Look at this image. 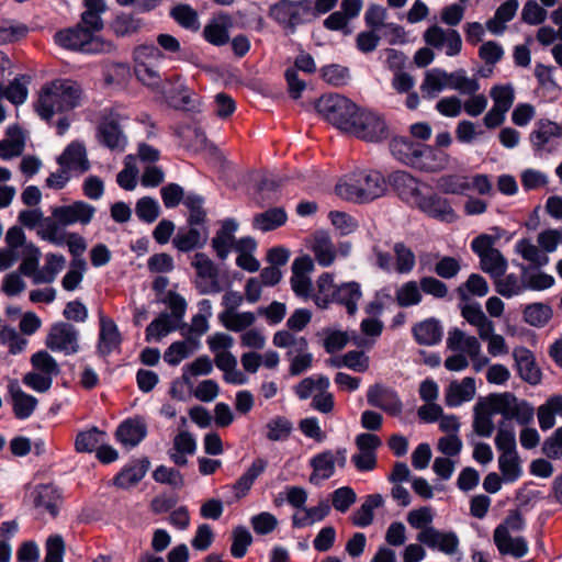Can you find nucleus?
I'll return each mask as SVG.
<instances>
[{
	"mask_svg": "<svg viewBox=\"0 0 562 562\" xmlns=\"http://www.w3.org/2000/svg\"><path fill=\"white\" fill-rule=\"evenodd\" d=\"M490 406L493 412L503 416L502 422L512 423L515 419L520 425H528L533 420V407L509 392L491 394Z\"/></svg>",
	"mask_w": 562,
	"mask_h": 562,
	"instance_id": "0eeeda50",
	"label": "nucleus"
},
{
	"mask_svg": "<svg viewBox=\"0 0 562 562\" xmlns=\"http://www.w3.org/2000/svg\"><path fill=\"white\" fill-rule=\"evenodd\" d=\"M395 301L400 307L418 305L423 301L420 284L414 280L403 283L395 292Z\"/></svg>",
	"mask_w": 562,
	"mask_h": 562,
	"instance_id": "de8ad7c7",
	"label": "nucleus"
},
{
	"mask_svg": "<svg viewBox=\"0 0 562 562\" xmlns=\"http://www.w3.org/2000/svg\"><path fill=\"white\" fill-rule=\"evenodd\" d=\"M30 77L20 75L5 86V99L14 105L23 104L29 95Z\"/></svg>",
	"mask_w": 562,
	"mask_h": 562,
	"instance_id": "052dcab7",
	"label": "nucleus"
},
{
	"mask_svg": "<svg viewBox=\"0 0 562 562\" xmlns=\"http://www.w3.org/2000/svg\"><path fill=\"white\" fill-rule=\"evenodd\" d=\"M283 183L282 178L266 177L258 183L259 198L257 204L263 207L266 204L276 202L278 200L277 193Z\"/></svg>",
	"mask_w": 562,
	"mask_h": 562,
	"instance_id": "680f3d73",
	"label": "nucleus"
},
{
	"mask_svg": "<svg viewBox=\"0 0 562 562\" xmlns=\"http://www.w3.org/2000/svg\"><path fill=\"white\" fill-rule=\"evenodd\" d=\"M316 110L327 122L347 133L361 111L356 103L340 94L322 95Z\"/></svg>",
	"mask_w": 562,
	"mask_h": 562,
	"instance_id": "39448f33",
	"label": "nucleus"
},
{
	"mask_svg": "<svg viewBox=\"0 0 562 562\" xmlns=\"http://www.w3.org/2000/svg\"><path fill=\"white\" fill-rule=\"evenodd\" d=\"M218 318L226 329L235 333L245 330L256 322V316L252 312H232L231 314H228V312H222Z\"/></svg>",
	"mask_w": 562,
	"mask_h": 562,
	"instance_id": "09e8293b",
	"label": "nucleus"
},
{
	"mask_svg": "<svg viewBox=\"0 0 562 562\" xmlns=\"http://www.w3.org/2000/svg\"><path fill=\"white\" fill-rule=\"evenodd\" d=\"M233 542L231 546V554L235 559H241L246 555L248 547L252 543V536L250 531L244 527L238 526L233 530Z\"/></svg>",
	"mask_w": 562,
	"mask_h": 562,
	"instance_id": "69168bd1",
	"label": "nucleus"
},
{
	"mask_svg": "<svg viewBox=\"0 0 562 562\" xmlns=\"http://www.w3.org/2000/svg\"><path fill=\"white\" fill-rule=\"evenodd\" d=\"M153 479L161 484H167L175 490H180L184 486V479L181 472L173 468L159 465L153 473Z\"/></svg>",
	"mask_w": 562,
	"mask_h": 562,
	"instance_id": "774afa93",
	"label": "nucleus"
},
{
	"mask_svg": "<svg viewBox=\"0 0 562 562\" xmlns=\"http://www.w3.org/2000/svg\"><path fill=\"white\" fill-rule=\"evenodd\" d=\"M498 467L505 482L513 483L521 475V468L517 453L501 454Z\"/></svg>",
	"mask_w": 562,
	"mask_h": 562,
	"instance_id": "338daca9",
	"label": "nucleus"
},
{
	"mask_svg": "<svg viewBox=\"0 0 562 562\" xmlns=\"http://www.w3.org/2000/svg\"><path fill=\"white\" fill-rule=\"evenodd\" d=\"M367 402L370 406L380 408L392 416H398L403 411V403L397 392L380 383L368 389Z\"/></svg>",
	"mask_w": 562,
	"mask_h": 562,
	"instance_id": "f8f14e48",
	"label": "nucleus"
},
{
	"mask_svg": "<svg viewBox=\"0 0 562 562\" xmlns=\"http://www.w3.org/2000/svg\"><path fill=\"white\" fill-rule=\"evenodd\" d=\"M170 16L183 29L198 31L200 29L198 12L187 3H179L170 10Z\"/></svg>",
	"mask_w": 562,
	"mask_h": 562,
	"instance_id": "8fccbe9b",
	"label": "nucleus"
},
{
	"mask_svg": "<svg viewBox=\"0 0 562 562\" xmlns=\"http://www.w3.org/2000/svg\"><path fill=\"white\" fill-rule=\"evenodd\" d=\"M146 435L147 426L139 417L124 420L115 432L117 441L128 448L136 447L145 439Z\"/></svg>",
	"mask_w": 562,
	"mask_h": 562,
	"instance_id": "4be33fe9",
	"label": "nucleus"
},
{
	"mask_svg": "<svg viewBox=\"0 0 562 562\" xmlns=\"http://www.w3.org/2000/svg\"><path fill=\"white\" fill-rule=\"evenodd\" d=\"M335 191L347 201L364 203L382 196L386 191V181L378 171L359 170L339 181Z\"/></svg>",
	"mask_w": 562,
	"mask_h": 562,
	"instance_id": "7ed1b4c3",
	"label": "nucleus"
},
{
	"mask_svg": "<svg viewBox=\"0 0 562 562\" xmlns=\"http://www.w3.org/2000/svg\"><path fill=\"white\" fill-rule=\"evenodd\" d=\"M183 204L189 210L187 223L189 226H204L206 223L207 214L204 209V198L196 193H188L184 198Z\"/></svg>",
	"mask_w": 562,
	"mask_h": 562,
	"instance_id": "37998d69",
	"label": "nucleus"
},
{
	"mask_svg": "<svg viewBox=\"0 0 562 562\" xmlns=\"http://www.w3.org/2000/svg\"><path fill=\"white\" fill-rule=\"evenodd\" d=\"M473 429L481 437H491L494 431L492 415L496 414L490 406V396L486 401H479L474 406Z\"/></svg>",
	"mask_w": 562,
	"mask_h": 562,
	"instance_id": "f704fd0d",
	"label": "nucleus"
},
{
	"mask_svg": "<svg viewBox=\"0 0 562 562\" xmlns=\"http://www.w3.org/2000/svg\"><path fill=\"white\" fill-rule=\"evenodd\" d=\"M238 223L234 218H226L222 222L221 228L212 239V248L221 260H225L235 244V233Z\"/></svg>",
	"mask_w": 562,
	"mask_h": 562,
	"instance_id": "5701e85b",
	"label": "nucleus"
},
{
	"mask_svg": "<svg viewBox=\"0 0 562 562\" xmlns=\"http://www.w3.org/2000/svg\"><path fill=\"white\" fill-rule=\"evenodd\" d=\"M449 156L441 149L419 144L411 167L424 172H438L447 167Z\"/></svg>",
	"mask_w": 562,
	"mask_h": 562,
	"instance_id": "2eb2a0df",
	"label": "nucleus"
},
{
	"mask_svg": "<svg viewBox=\"0 0 562 562\" xmlns=\"http://www.w3.org/2000/svg\"><path fill=\"white\" fill-rule=\"evenodd\" d=\"M288 215L283 207H272L254 216L252 226L261 232L274 231L286 223Z\"/></svg>",
	"mask_w": 562,
	"mask_h": 562,
	"instance_id": "c9c22d12",
	"label": "nucleus"
},
{
	"mask_svg": "<svg viewBox=\"0 0 562 562\" xmlns=\"http://www.w3.org/2000/svg\"><path fill=\"white\" fill-rule=\"evenodd\" d=\"M417 541L431 550H438L447 555L458 552L460 540L454 531H440L428 527L417 535Z\"/></svg>",
	"mask_w": 562,
	"mask_h": 562,
	"instance_id": "9b49d317",
	"label": "nucleus"
},
{
	"mask_svg": "<svg viewBox=\"0 0 562 562\" xmlns=\"http://www.w3.org/2000/svg\"><path fill=\"white\" fill-rule=\"evenodd\" d=\"M104 436L105 432L100 430L98 427H92L88 430L80 431L75 439V449L80 453L93 452L98 449Z\"/></svg>",
	"mask_w": 562,
	"mask_h": 562,
	"instance_id": "3c124183",
	"label": "nucleus"
},
{
	"mask_svg": "<svg viewBox=\"0 0 562 562\" xmlns=\"http://www.w3.org/2000/svg\"><path fill=\"white\" fill-rule=\"evenodd\" d=\"M207 238L206 227H203V229H199L196 226L180 227L172 239V245L181 252H190L203 248Z\"/></svg>",
	"mask_w": 562,
	"mask_h": 562,
	"instance_id": "6ab92c4d",
	"label": "nucleus"
},
{
	"mask_svg": "<svg viewBox=\"0 0 562 562\" xmlns=\"http://www.w3.org/2000/svg\"><path fill=\"white\" fill-rule=\"evenodd\" d=\"M82 90L78 82L70 79H56L46 83L35 104L36 112L45 121L55 113H64L79 106Z\"/></svg>",
	"mask_w": 562,
	"mask_h": 562,
	"instance_id": "f03ea898",
	"label": "nucleus"
},
{
	"mask_svg": "<svg viewBox=\"0 0 562 562\" xmlns=\"http://www.w3.org/2000/svg\"><path fill=\"white\" fill-rule=\"evenodd\" d=\"M519 376L531 385L541 381V371L537 367L533 353L525 348L518 347L513 352Z\"/></svg>",
	"mask_w": 562,
	"mask_h": 562,
	"instance_id": "b1692460",
	"label": "nucleus"
},
{
	"mask_svg": "<svg viewBox=\"0 0 562 562\" xmlns=\"http://www.w3.org/2000/svg\"><path fill=\"white\" fill-rule=\"evenodd\" d=\"M457 293L462 301L469 300V294L482 297L488 293V284L481 274L471 273L468 280L458 286Z\"/></svg>",
	"mask_w": 562,
	"mask_h": 562,
	"instance_id": "864d4df0",
	"label": "nucleus"
},
{
	"mask_svg": "<svg viewBox=\"0 0 562 562\" xmlns=\"http://www.w3.org/2000/svg\"><path fill=\"white\" fill-rule=\"evenodd\" d=\"M99 143L111 149L123 151L127 139L120 124V115L110 113L101 119L97 127Z\"/></svg>",
	"mask_w": 562,
	"mask_h": 562,
	"instance_id": "9d476101",
	"label": "nucleus"
},
{
	"mask_svg": "<svg viewBox=\"0 0 562 562\" xmlns=\"http://www.w3.org/2000/svg\"><path fill=\"white\" fill-rule=\"evenodd\" d=\"M496 238L488 234H481L471 241L472 251L480 258L481 269L492 278L503 277L507 270V259L494 248Z\"/></svg>",
	"mask_w": 562,
	"mask_h": 562,
	"instance_id": "423d86ee",
	"label": "nucleus"
},
{
	"mask_svg": "<svg viewBox=\"0 0 562 562\" xmlns=\"http://www.w3.org/2000/svg\"><path fill=\"white\" fill-rule=\"evenodd\" d=\"M95 213V207L85 201H76L70 205L56 206L52 215L61 226H69L76 223L88 225Z\"/></svg>",
	"mask_w": 562,
	"mask_h": 562,
	"instance_id": "ddd939ff",
	"label": "nucleus"
},
{
	"mask_svg": "<svg viewBox=\"0 0 562 562\" xmlns=\"http://www.w3.org/2000/svg\"><path fill=\"white\" fill-rule=\"evenodd\" d=\"M562 395L550 397L546 404L538 408V422L542 430L551 429L555 424V414H561Z\"/></svg>",
	"mask_w": 562,
	"mask_h": 562,
	"instance_id": "49530a36",
	"label": "nucleus"
},
{
	"mask_svg": "<svg viewBox=\"0 0 562 562\" xmlns=\"http://www.w3.org/2000/svg\"><path fill=\"white\" fill-rule=\"evenodd\" d=\"M143 25V21L131 13L117 14L111 23V29L117 36H127L136 33Z\"/></svg>",
	"mask_w": 562,
	"mask_h": 562,
	"instance_id": "bf43d9fd",
	"label": "nucleus"
},
{
	"mask_svg": "<svg viewBox=\"0 0 562 562\" xmlns=\"http://www.w3.org/2000/svg\"><path fill=\"white\" fill-rule=\"evenodd\" d=\"M447 87L448 72L443 69L434 68L427 71L420 86V90L424 98L432 99Z\"/></svg>",
	"mask_w": 562,
	"mask_h": 562,
	"instance_id": "4c0bfd02",
	"label": "nucleus"
},
{
	"mask_svg": "<svg viewBox=\"0 0 562 562\" xmlns=\"http://www.w3.org/2000/svg\"><path fill=\"white\" fill-rule=\"evenodd\" d=\"M177 329V324L171 319L170 314L160 313L146 328V341L153 338L160 339L167 334Z\"/></svg>",
	"mask_w": 562,
	"mask_h": 562,
	"instance_id": "13d9d810",
	"label": "nucleus"
},
{
	"mask_svg": "<svg viewBox=\"0 0 562 562\" xmlns=\"http://www.w3.org/2000/svg\"><path fill=\"white\" fill-rule=\"evenodd\" d=\"M475 394L474 378L467 376L461 382L453 381L446 391L445 402L449 407L460 406L464 402H469Z\"/></svg>",
	"mask_w": 562,
	"mask_h": 562,
	"instance_id": "c85d7f7f",
	"label": "nucleus"
},
{
	"mask_svg": "<svg viewBox=\"0 0 562 562\" xmlns=\"http://www.w3.org/2000/svg\"><path fill=\"white\" fill-rule=\"evenodd\" d=\"M25 139L19 125H11L7 128V137L0 140V158L10 160L23 154Z\"/></svg>",
	"mask_w": 562,
	"mask_h": 562,
	"instance_id": "7c9ffc66",
	"label": "nucleus"
},
{
	"mask_svg": "<svg viewBox=\"0 0 562 562\" xmlns=\"http://www.w3.org/2000/svg\"><path fill=\"white\" fill-rule=\"evenodd\" d=\"M9 392L12 398L14 416L18 419L29 418L37 406V400L33 395L26 394L18 383H11Z\"/></svg>",
	"mask_w": 562,
	"mask_h": 562,
	"instance_id": "473e14b6",
	"label": "nucleus"
},
{
	"mask_svg": "<svg viewBox=\"0 0 562 562\" xmlns=\"http://www.w3.org/2000/svg\"><path fill=\"white\" fill-rule=\"evenodd\" d=\"M306 0H278L269 5L268 16L285 35H294L300 27L313 23Z\"/></svg>",
	"mask_w": 562,
	"mask_h": 562,
	"instance_id": "20e7f679",
	"label": "nucleus"
},
{
	"mask_svg": "<svg viewBox=\"0 0 562 562\" xmlns=\"http://www.w3.org/2000/svg\"><path fill=\"white\" fill-rule=\"evenodd\" d=\"M419 144L408 138L397 137L391 140L390 149L398 161L411 167L414 158H416V150Z\"/></svg>",
	"mask_w": 562,
	"mask_h": 562,
	"instance_id": "a18cd8bd",
	"label": "nucleus"
},
{
	"mask_svg": "<svg viewBox=\"0 0 562 562\" xmlns=\"http://www.w3.org/2000/svg\"><path fill=\"white\" fill-rule=\"evenodd\" d=\"M362 296L358 282L351 281L341 283L333 291V303L344 305L349 315H355L358 310V302Z\"/></svg>",
	"mask_w": 562,
	"mask_h": 562,
	"instance_id": "c756f323",
	"label": "nucleus"
},
{
	"mask_svg": "<svg viewBox=\"0 0 562 562\" xmlns=\"http://www.w3.org/2000/svg\"><path fill=\"white\" fill-rule=\"evenodd\" d=\"M195 93L187 86L178 85L167 93V102L177 110L194 111L196 108Z\"/></svg>",
	"mask_w": 562,
	"mask_h": 562,
	"instance_id": "58836bf2",
	"label": "nucleus"
},
{
	"mask_svg": "<svg viewBox=\"0 0 562 562\" xmlns=\"http://www.w3.org/2000/svg\"><path fill=\"white\" fill-rule=\"evenodd\" d=\"M78 340V329L70 323L60 322L52 326L46 338V346L52 351H59L69 356L79 351Z\"/></svg>",
	"mask_w": 562,
	"mask_h": 562,
	"instance_id": "1a4fd4ad",
	"label": "nucleus"
},
{
	"mask_svg": "<svg viewBox=\"0 0 562 562\" xmlns=\"http://www.w3.org/2000/svg\"><path fill=\"white\" fill-rule=\"evenodd\" d=\"M337 286L329 273H323L317 280V293L314 295L315 304L321 308H327L333 303L331 293Z\"/></svg>",
	"mask_w": 562,
	"mask_h": 562,
	"instance_id": "0e129e2a",
	"label": "nucleus"
},
{
	"mask_svg": "<svg viewBox=\"0 0 562 562\" xmlns=\"http://www.w3.org/2000/svg\"><path fill=\"white\" fill-rule=\"evenodd\" d=\"M60 168L69 172L82 175L90 169V161L87 156L86 147L82 143L71 142L57 158Z\"/></svg>",
	"mask_w": 562,
	"mask_h": 562,
	"instance_id": "a211bd4d",
	"label": "nucleus"
},
{
	"mask_svg": "<svg viewBox=\"0 0 562 562\" xmlns=\"http://www.w3.org/2000/svg\"><path fill=\"white\" fill-rule=\"evenodd\" d=\"M149 465L148 458L131 462L116 474L113 481L114 485L124 490L135 486L146 475Z\"/></svg>",
	"mask_w": 562,
	"mask_h": 562,
	"instance_id": "393cba45",
	"label": "nucleus"
},
{
	"mask_svg": "<svg viewBox=\"0 0 562 562\" xmlns=\"http://www.w3.org/2000/svg\"><path fill=\"white\" fill-rule=\"evenodd\" d=\"M561 136V125L549 120H540L536 123V128L530 133L529 139L533 150L540 154L552 138H560Z\"/></svg>",
	"mask_w": 562,
	"mask_h": 562,
	"instance_id": "bb28decb",
	"label": "nucleus"
},
{
	"mask_svg": "<svg viewBox=\"0 0 562 562\" xmlns=\"http://www.w3.org/2000/svg\"><path fill=\"white\" fill-rule=\"evenodd\" d=\"M267 467L268 461L263 458H257L252 461L250 467L233 485L238 499L248 494L255 481L266 471Z\"/></svg>",
	"mask_w": 562,
	"mask_h": 562,
	"instance_id": "72a5a7b5",
	"label": "nucleus"
},
{
	"mask_svg": "<svg viewBox=\"0 0 562 562\" xmlns=\"http://www.w3.org/2000/svg\"><path fill=\"white\" fill-rule=\"evenodd\" d=\"M448 88L462 94H474L480 90V83L474 78H469L464 69L448 72Z\"/></svg>",
	"mask_w": 562,
	"mask_h": 562,
	"instance_id": "5fc2aeb1",
	"label": "nucleus"
},
{
	"mask_svg": "<svg viewBox=\"0 0 562 562\" xmlns=\"http://www.w3.org/2000/svg\"><path fill=\"white\" fill-rule=\"evenodd\" d=\"M313 473L310 476L312 484H318L321 481L330 479L335 473V456L331 450H325L315 454L310 460Z\"/></svg>",
	"mask_w": 562,
	"mask_h": 562,
	"instance_id": "2f4dec72",
	"label": "nucleus"
},
{
	"mask_svg": "<svg viewBox=\"0 0 562 562\" xmlns=\"http://www.w3.org/2000/svg\"><path fill=\"white\" fill-rule=\"evenodd\" d=\"M99 325L97 352L100 357L105 358L120 349L123 339L115 322L101 312L99 313Z\"/></svg>",
	"mask_w": 562,
	"mask_h": 562,
	"instance_id": "4468645a",
	"label": "nucleus"
},
{
	"mask_svg": "<svg viewBox=\"0 0 562 562\" xmlns=\"http://www.w3.org/2000/svg\"><path fill=\"white\" fill-rule=\"evenodd\" d=\"M65 262L66 260L63 255L47 254L44 267L36 274L35 284L52 283L58 272L63 270Z\"/></svg>",
	"mask_w": 562,
	"mask_h": 562,
	"instance_id": "603ef678",
	"label": "nucleus"
},
{
	"mask_svg": "<svg viewBox=\"0 0 562 562\" xmlns=\"http://www.w3.org/2000/svg\"><path fill=\"white\" fill-rule=\"evenodd\" d=\"M312 250L315 259L322 267H328L335 260V247L329 236L325 233L315 234Z\"/></svg>",
	"mask_w": 562,
	"mask_h": 562,
	"instance_id": "79ce46f5",
	"label": "nucleus"
},
{
	"mask_svg": "<svg viewBox=\"0 0 562 562\" xmlns=\"http://www.w3.org/2000/svg\"><path fill=\"white\" fill-rule=\"evenodd\" d=\"M515 249L516 252H518L525 260L532 263L537 269L549 263L548 255L542 252L539 247L532 244V241L528 238L518 240Z\"/></svg>",
	"mask_w": 562,
	"mask_h": 562,
	"instance_id": "c03bdc74",
	"label": "nucleus"
},
{
	"mask_svg": "<svg viewBox=\"0 0 562 562\" xmlns=\"http://www.w3.org/2000/svg\"><path fill=\"white\" fill-rule=\"evenodd\" d=\"M34 507L47 512L52 517L58 515V508L61 503L58 490L50 484H43L35 487L32 492Z\"/></svg>",
	"mask_w": 562,
	"mask_h": 562,
	"instance_id": "a878e982",
	"label": "nucleus"
},
{
	"mask_svg": "<svg viewBox=\"0 0 562 562\" xmlns=\"http://www.w3.org/2000/svg\"><path fill=\"white\" fill-rule=\"evenodd\" d=\"M414 339L418 345L434 346L442 339V326L435 317L427 318L414 325L412 328Z\"/></svg>",
	"mask_w": 562,
	"mask_h": 562,
	"instance_id": "cd10ccee",
	"label": "nucleus"
},
{
	"mask_svg": "<svg viewBox=\"0 0 562 562\" xmlns=\"http://www.w3.org/2000/svg\"><path fill=\"white\" fill-rule=\"evenodd\" d=\"M191 265L195 269L199 278L210 280L209 284L202 282L196 284L200 294L218 293L222 291L218 281V269L207 255L196 252Z\"/></svg>",
	"mask_w": 562,
	"mask_h": 562,
	"instance_id": "dca6fc26",
	"label": "nucleus"
},
{
	"mask_svg": "<svg viewBox=\"0 0 562 562\" xmlns=\"http://www.w3.org/2000/svg\"><path fill=\"white\" fill-rule=\"evenodd\" d=\"M493 539L498 551L503 555H512L516 559L522 558L528 552V543L522 537L512 538L507 529L497 526Z\"/></svg>",
	"mask_w": 562,
	"mask_h": 562,
	"instance_id": "412c9836",
	"label": "nucleus"
},
{
	"mask_svg": "<svg viewBox=\"0 0 562 562\" xmlns=\"http://www.w3.org/2000/svg\"><path fill=\"white\" fill-rule=\"evenodd\" d=\"M553 312L550 305L541 302L531 303L522 311L524 321L533 327H543L552 318Z\"/></svg>",
	"mask_w": 562,
	"mask_h": 562,
	"instance_id": "a19ab883",
	"label": "nucleus"
},
{
	"mask_svg": "<svg viewBox=\"0 0 562 562\" xmlns=\"http://www.w3.org/2000/svg\"><path fill=\"white\" fill-rule=\"evenodd\" d=\"M495 279V289L496 292L510 299L513 296L519 295L525 292V282H524V269L521 268V277H518L515 273L504 274L499 278Z\"/></svg>",
	"mask_w": 562,
	"mask_h": 562,
	"instance_id": "ea45409f",
	"label": "nucleus"
},
{
	"mask_svg": "<svg viewBox=\"0 0 562 562\" xmlns=\"http://www.w3.org/2000/svg\"><path fill=\"white\" fill-rule=\"evenodd\" d=\"M349 133L366 142H380L387 137V127L381 115L361 110Z\"/></svg>",
	"mask_w": 562,
	"mask_h": 562,
	"instance_id": "6e6552de",
	"label": "nucleus"
},
{
	"mask_svg": "<svg viewBox=\"0 0 562 562\" xmlns=\"http://www.w3.org/2000/svg\"><path fill=\"white\" fill-rule=\"evenodd\" d=\"M395 257V271L401 274L412 272L416 265L414 251L403 241H397L393 246Z\"/></svg>",
	"mask_w": 562,
	"mask_h": 562,
	"instance_id": "6e6d98bb",
	"label": "nucleus"
},
{
	"mask_svg": "<svg viewBox=\"0 0 562 562\" xmlns=\"http://www.w3.org/2000/svg\"><path fill=\"white\" fill-rule=\"evenodd\" d=\"M389 183L400 199L407 203L414 204L422 193L418 180L406 171L397 170L389 175Z\"/></svg>",
	"mask_w": 562,
	"mask_h": 562,
	"instance_id": "aec40b11",
	"label": "nucleus"
},
{
	"mask_svg": "<svg viewBox=\"0 0 562 562\" xmlns=\"http://www.w3.org/2000/svg\"><path fill=\"white\" fill-rule=\"evenodd\" d=\"M495 446L502 454L516 453V437L512 423L501 422L495 437Z\"/></svg>",
	"mask_w": 562,
	"mask_h": 562,
	"instance_id": "e2e57ef3",
	"label": "nucleus"
},
{
	"mask_svg": "<svg viewBox=\"0 0 562 562\" xmlns=\"http://www.w3.org/2000/svg\"><path fill=\"white\" fill-rule=\"evenodd\" d=\"M414 205L428 216L445 221L452 222L456 220V214L449 201L437 193L419 194Z\"/></svg>",
	"mask_w": 562,
	"mask_h": 562,
	"instance_id": "f3484780",
	"label": "nucleus"
},
{
	"mask_svg": "<svg viewBox=\"0 0 562 562\" xmlns=\"http://www.w3.org/2000/svg\"><path fill=\"white\" fill-rule=\"evenodd\" d=\"M103 12L87 11L81 13L80 22L72 27L60 30L54 35L55 43L68 50L82 54H110L115 50L112 41L97 35L104 27Z\"/></svg>",
	"mask_w": 562,
	"mask_h": 562,
	"instance_id": "f257e3e1",
	"label": "nucleus"
},
{
	"mask_svg": "<svg viewBox=\"0 0 562 562\" xmlns=\"http://www.w3.org/2000/svg\"><path fill=\"white\" fill-rule=\"evenodd\" d=\"M384 499L381 494L368 495L361 506L353 513L352 524L360 528L370 526L374 518V509L382 507Z\"/></svg>",
	"mask_w": 562,
	"mask_h": 562,
	"instance_id": "e433bc0d",
	"label": "nucleus"
},
{
	"mask_svg": "<svg viewBox=\"0 0 562 562\" xmlns=\"http://www.w3.org/2000/svg\"><path fill=\"white\" fill-rule=\"evenodd\" d=\"M266 438L270 441L286 440L292 430L293 424L284 416H276L266 424Z\"/></svg>",
	"mask_w": 562,
	"mask_h": 562,
	"instance_id": "4d7b16f0",
	"label": "nucleus"
}]
</instances>
